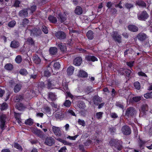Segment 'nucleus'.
Masks as SVG:
<instances>
[{
    "label": "nucleus",
    "instance_id": "c85d7f7f",
    "mask_svg": "<svg viewBox=\"0 0 152 152\" xmlns=\"http://www.w3.org/2000/svg\"><path fill=\"white\" fill-rule=\"evenodd\" d=\"M21 84H17L14 88V91L15 93L18 92L21 89Z\"/></svg>",
    "mask_w": 152,
    "mask_h": 152
},
{
    "label": "nucleus",
    "instance_id": "f257e3e1",
    "mask_svg": "<svg viewBox=\"0 0 152 152\" xmlns=\"http://www.w3.org/2000/svg\"><path fill=\"white\" fill-rule=\"evenodd\" d=\"M109 143L114 150H121L122 148V142L120 140L112 139L110 142Z\"/></svg>",
    "mask_w": 152,
    "mask_h": 152
},
{
    "label": "nucleus",
    "instance_id": "1a4fd4ad",
    "mask_svg": "<svg viewBox=\"0 0 152 152\" xmlns=\"http://www.w3.org/2000/svg\"><path fill=\"white\" fill-rule=\"evenodd\" d=\"M52 128L53 132L56 136L59 137L61 136V130L59 127L53 126Z\"/></svg>",
    "mask_w": 152,
    "mask_h": 152
},
{
    "label": "nucleus",
    "instance_id": "58836bf2",
    "mask_svg": "<svg viewBox=\"0 0 152 152\" xmlns=\"http://www.w3.org/2000/svg\"><path fill=\"white\" fill-rule=\"evenodd\" d=\"M63 104L64 106L66 107H69L71 105V102L69 100H66Z\"/></svg>",
    "mask_w": 152,
    "mask_h": 152
},
{
    "label": "nucleus",
    "instance_id": "603ef678",
    "mask_svg": "<svg viewBox=\"0 0 152 152\" xmlns=\"http://www.w3.org/2000/svg\"><path fill=\"white\" fill-rule=\"evenodd\" d=\"M43 110H44V112H45V113H49L51 110L50 108L49 107L46 106H45L44 107Z\"/></svg>",
    "mask_w": 152,
    "mask_h": 152
},
{
    "label": "nucleus",
    "instance_id": "393cba45",
    "mask_svg": "<svg viewBox=\"0 0 152 152\" xmlns=\"http://www.w3.org/2000/svg\"><path fill=\"white\" fill-rule=\"evenodd\" d=\"M48 97L52 100H55L56 99V95L54 93L50 92L48 95Z\"/></svg>",
    "mask_w": 152,
    "mask_h": 152
},
{
    "label": "nucleus",
    "instance_id": "6ab92c4d",
    "mask_svg": "<svg viewBox=\"0 0 152 152\" xmlns=\"http://www.w3.org/2000/svg\"><path fill=\"white\" fill-rule=\"evenodd\" d=\"M129 30L131 31L136 32L138 30V28L134 25H129L128 26Z\"/></svg>",
    "mask_w": 152,
    "mask_h": 152
},
{
    "label": "nucleus",
    "instance_id": "a211bd4d",
    "mask_svg": "<svg viewBox=\"0 0 152 152\" xmlns=\"http://www.w3.org/2000/svg\"><path fill=\"white\" fill-rule=\"evenodd\" d=\"M78 75L80 77L84 78L87 77L88 76L87 73L83 70H80L79 71Z\"/></svg>",
    "mask_w": 152,
    "mask_h": 152
},
{
    "label": "nucleus",
    "instance_id": "39448f33",
    "mask_svg": "<svg viewBox=\"0 0 152 152\" xmlns=\"http://www.w3.org/2000/svg\"><path fill=\"white\" fill-rule=\"evenodd\" d=\"M122 133L125 135H129L131 133L130 128L127 126H124L121 128Z\"/></svg>",
    "mask_w": 152,
    "mask_h": 152
},
{
    "label": "nucleus",
    "instance_id": "20e7f679",
    "mask_svg": "<svg viewBox=\"0 0 152 152\" xmlns=\"http://www.w3.org/2000/svg\"><path fill=\"white\" fill-rule=\"evenodd\" d=\"M148 17V15L146 11H143L138 14V19L140 20H145Z\"/></svg>",
    "mask_w": 152,
    "mask_h": 152
},
{
    "label": "nucleus",
    "instance_id": "5701e85b",
    "mask_svg": "<svg viewBox=\"0 0 152 152\" xmlns=\"http://www.w3.org/2000/svg\"><path fill=\"white\" fill-rule=\"evenodd\" d=\"M53 64V67L55 69H59L60 67V64L59 62L52 61L50 64Z\"/></svg>",
    "mask_w": 152,
    "mask_h": 152
},
{
    "label": "nucleus",
    "instance_id": "13d9d810",
    "mask_svg": "<svg viewBox=\"0 0 152 152\" xmlns=\"http://www.w3.org/2000/svg\"><path fill=\"white\" fill-rule=\"evenodd\" d=\"M48 86L49 88H50L53 82V80L50 79H49L48 81Z\"/></svg>",
    "mask_w": 152,
    "mask_h": 152
},
{
    "label": "nucleus",
    "instance_id": "2f4dec72",
    "mask_svg": "<svg viewBox=\"0 0 152 152\" xmlns=\"http://www.w3.org/2000/svg\"><path fill=\"white\" fill-rule=\"evenodd\" d=\"M16 107L18 110H20L24 108V106L22 104L17 103L16 104Z\"/></svg>",
    "mask_w": 152,
    "mask_h": 152
},
{
    "label": "nucleus",
    "instance_id": "f8f14e48",
    "mask_svg": "<svg viewBox=\"0 0 152 152\" xmlns=\"http://www.w3.org/2000/svg\"><path fill=\"white\" fill-rule=\"evenodd\" d=\"M120 72L121 75L125 74V73H126V75L127 77H129L131 72V71L129 69L121 68L120 70Z\"/></svg>",
    "mask_w": 152,
    "mask_h": 152
},
{
    "label": "nucleus",
    "instance_id": "338daca9",
    "mask_svg": "<svg viewBox=\"0 0 152 152\" xmlns=\"http://www.w3.org/2000/svg\"><path fill=\"white\" fill-rule=\"evenodd\" d=\"M91 142V141L90 140H88L86 142L84 143V145L86 146H89Z\"/></svg>",
    "mask_w": 152,
    "mask_h": 152
},
{
    "label": "nucleus",
    "instance_id": "7ed1b4c3",
    "mask_svg": "<svg viewBox=\"0 0 152 152\" xmlns=\"http://www.w3.org/2000/svg\"><path fill=\"white\" fill-rule=\"evenodd\" d=\"M7 120V118L6 115H2L0 117V127L2 130H3L4 129Z\"/></svg>",
    "mask_w": 152,
    "mask_h": 152
},
{
    "label": "nucleus",
    "instance_id": "bf43d9fd",
    "mask_svg": "<svg viewBox=\"0 0 152 152\" xmlns=\"http://www.w3.org/2000/svg\"><path fill=\"white\" fill-rule=\"evenodd\" d=\"M78 107L80 108H83L85 107V104L83 102H80L78 104Z\"/></svg>",
    "mask_w": 152,
    "mask_h": 152
},
{
    "label": "nucleus",
    "instance_id": "e2e57ef3",
    "mask_svg": "<svg viewBox=\"0 0 152 152\" xmlns=\"http://www.w3.org/2000/svg\"><path fill=\"white\" fill-rule=\"evenodd\" d=\"M66 148L65 146L61 148L60 150H59V152H66Z\"/></svg>",
    "mask_w": 152,
    "mask_h": 152
},
{
    "label": "nucleus",
    "instance_id": "4c0bfd02",
    "mask_svg": "<svg viewBox=\"0 0 152 152\" xmlns=\"http://www.w3.org/2000/svg\"><path fill=\"white\" fill-rule=\"evenodd\" d=\"M25 123L26 124L31 125L33 124V121L32 119L29 118L26 120Z\"/></svg>",
    "mask_w": 152,
    "mask_h": 152
},
{
    "label": "nucleus",
    "instance_id": "4be33fe9",
    "mask_svg": "<svg viewBox=\"0 0 152 152\" xmlns=\"http://www.w3.org/2000/svg\"><path fill=\"white\" fill-rule=\"evenodd\" d=\"M136 4L139 6L143 7H145L146 6V4L142 1H137L136 2Z\"/></svg>",
    "mask_w": 152,
    "mask_h": 152
},
{
    "label": "nucleus",
    "instance_id": "774afa93",
    "mask_svg": "<svg viewBox=\"0 0 152 152\" xmlns=\"http://www.w3.org/2000/svg\"><path fill=\"white\" fill-rule=\"evenodd\" d=\"M134 61H131L129 62H127V65L129 66L130 67H132L133 65Z\"/></svg>",
    "mask_w": 152,
    "mask_h": 152
},
{
    "label": "nucleus",
    "instance_id": "f3484780",
    "mask_svg": "<svg viewBox=\"0 0 152 152\" xmlns=\"http://www.w3.org/2000/svg\"><path fill=\"white\" fill-rule=\"evenodd\" d=\"M27 10V9H24L20 11L19 13L20 16L23 17H27L28 14Z\"/></svg>",
    "mask_w": 152,
    "mask_h": 152
},
{
    "label": "nucleus",
    "instance_id": "4468645a",
    "mask_svg": "<svg viewBox=\"0 0 152 152\" xmlns=\"http://www.w3.org/2000/svg\"><path fill=\"white\" fill-rule=\"evenodd\" d=\"M82 59L80 57H77L74 60L73 64L75 66H80L82 62Z\"/></svg>",
    "mask_w": 152,
    "mask_h": 152
},
{
    "label": "nucleus",
    "instance_id": "6e6d98bb",
    "mask_svg": "<svg viewBox=\"0 0 152 152\" xmlns=\"http://www.w3.org/2000/svg\"><path fill=\"white\" fill-rule=\"evenodd\" d=\"M42 30L43 31L45 34H47L48 33V31L47 27L45 26H43L42 27Z\"/></svg>",
    "mask_w": 152,
    "mask_h": 152
},
{
    "label": "nucleus",
    "instance_id": "5fc2aeb1",
    "mask_svg": "<svg viewBox=\"0 0 152 152\" xmlns=\"http://www.w3.org/2000/svg\"><path fill=\"white\" fill-rule=\"evenodd\" d=\"M141 99V97L140 96H136L133 98V100L136 102L140 101Z\"/></svg>",
    "mask_w": 152,
    "mask_h": 152
},
{
    "label": "nucleus",
    "instance_id": "e433bc0d",
    "mask_svg": "<svg viewBox=\"0 0 152 152\" xmlns=\"http://www.w3.org/2000/svg\"><path fill=\"white\" fill-rule=\"evenodd\" d=\"M23 99V97L22 96L18 95L15 97L14 98V100L16 102H19L21 101Z\"/></svg>",
    "mask_w": 152,
    "mask_h": 152
},
{
    "label": "nucleus",
    "instance_id": "a878e982",
    "mask_svg": "<svg viewBox=\"0 0 152 152\" xmlns=\"http://www.w3.org/2000/svg\"><path fill=\"white\" fill-rule=\"evenodd\" d=\"M86 35L88 38L89 39H93V33L91 31H89L87 33Z\"/></svg>",
    "mask_w": 152,
    "mask_h": 152
},
{
    "label": "nucleus",
    "instance_id": "cd10ccee",
    "mask_svg": "<svg viewBox=\"0 0 152 152\" xmlns=\"http://www.w3.org/2000/svg\"><path fill=\"white\" fill-rule=\"evenodd\" d=\"M48 19L50 22L53 23H56L57 21L56 18L52 15L50 16L48 18Z\"/></svg>",
    "mask_w": 152,
    "mask_h": 152
},
{
    "label": "nucleus",
    "instance_id": "9b49d317",
    "mask_svg": "<svg viewBox=\"0 0 152 152\" xmlns=\"http://www.w3.org/2000/svg\"><path fill=\"white\" fill-rule=\"evenodd\" d=\"M54 140L53 138L49 137H47L45 140V143L49 146H51L54 143Z\"/></svg>",
    "mask_w": 152,
    "mask_h": 152
},
{
    "label": "nucleus",
    "instance_id": "dca6fc26",
    "mask_svg": "<svg viewBox=\"0 0 152 152\" xmlns=\"http://www.w3.org/2000/svg\"><path fill=\"white\" fill-rule=\"evenodd\" d=\"M19 43L18 41L16 40H14L11 42L10 46L13 48H16L19 46Z\"/></svg>",
    "mask_w": 152,
    "mask_h": 152
},
{
    "label": "nucleus",
    "instance_id": "680f3d73",
    "mask_svg": "<svg viewBox=\"0 0 152 152\" xmlns=\"http://www.w3.org/2000/svg\"><path fill=\"white\" fill-rule=\"evenodd\" d=\"M116 106L119 107V108L122 109H123L124 106L122 104H121L120 103L118 102L116 103Z\"/></svg>",
    "mask_w": 152,
    "mask_h": 152
},
{
    "label": "nucleus",
    "instance_id": "bb28decb",
    "mask_svg": "<svg viewBox=\"0 0 152 152\" xmlns=\"http://www.w3.org/2000/svg\"><path fill=\"white\" fill-rule=\"evenodd\" d=\"M33 59L34 63L36 64H39L41 62L40 59L37 56H34Z\"/></svg>",
    "mask_w": 152,
    "mask_h": 152
},
{
    "label": "nucleus",
    "instance_id": "a18cd8bd",
    "mask_svg": "<svg viewBox=\"0 0 152 152\" xmlns=\"http://www.w3.org/2000/svg\"><path fill=\"white\" fill-rule=\"evenodd\" d=\"M103 113V112H101L97 113L96 114V118L98 119H101L102 117Z\"/></svg>",
    "mask_w": 152,
    "mask_h": 152
},
{
    "label": "nucleus",
    "instance_id": "c756f323",
    "mask_svg": "<svg viewBox=\"0 0 152 152\" xmlns=\"http://www.w3.org/2000/svg\"><path fill=\"white\" fill-rule=\"evenodd\" d=\"M49 50L50 54L52 55L56 54L57 51V48L54 47L51 48H50Z\"/></svg>",
    "mask_w": 152,
    "mask_h": 152
},
{
    "label": "nucleus",
    "instance_id": "4d7b16f0",
    "mask_svg": "<svg viewBox=\"0 0 152 152\" xmlns=\"http://www.w3.org/2000/svg\"><path fill=\"white\" fill-rule=\"evenodd\" d=\"M32 131L34 133L37 135L39 133H40L41 132L40 130L38 129L37 128L34 129Z\"/></svg>",
    "mask_w": 152,
    "mask_h": 152
},
{
    "label": "nucleus",
    "instance_id": "b1692460",
    "mask_svg": "<svg viewBox=\"0 0 152 152\" xmlns=\"http://www.w3.org/2000/svg\"><path fill=\"white\" fill-rule=\"evenodd\" d=\"M86 58L87 60L88 61H91L94 62L98 60L97 58L93 56H87Z\"/></svg>",
    "mask_w": 152,
    "mask_h": 152
},
{
    "label": "nucleus",
    "instance_id": "2eb2a0df",
    "mask_svg": "<svg viewBox=\"0 0 152 152\" xmlns=\"http://www.w3.org/2000/svg\"><path fill=\"white\" fill-rule=\"evenodd\" d=\"M66 115L65 113L62 112L57 113L55 114V116L56 118L60 120L63 119Z\"/></svg>",
    "mask_w": 152,
    "mask_h": 152
},
{
    "label": "nucleus",
    "instance_id": "ddd939ff",
    "mask_svg": "<svg viewBox=\"0 0 152 152\" xmlns=\"http://www.w3.org/2000/svg\"><path fill=\"white\" fill-rule=\"evenodd\" d=\"M56 44L61 51L64 52L66 50V48L65 44L56 43Z\"/></svg>",
    "mask_w": 152,
    "mask_h": 152
},
{
    "label": "nucleus",
    "instance_id": "9d476101",
    "mask_svg": "<svg viewBox=\"0 0 152 152\" xmlns=\"http://www.w3.org/2000/svg\"><path fill=\"white\" fill-rule=\"evenodd\" d=\"M52 71L50 64H49L44 72V75L46 77H49L50 75L51 72Z\"/></svg>",
    "mask_w": 152,
    "mask_h": 152
},
{
    "label": "nucleus",
    "instance_id": "6e6552de",
    "mask_svg": "<svg viewBox=\"0 0 152 152\" xmlns=\"http://www.w3.org/2000/svg\"><path fill=\"white\" fill-rule=\"evenodd\" d=\"M136 38L140 41H143L147 39L148 36L143 33H140L137 35Z\"/></svg>",
    "mask_w": 152,
    "mask_h": 152
},
{
    "label": "nucleus",
    "instance_id": "37998d69",
    "mask_svg": "<svg viewBox=\"0 0 152 152\" xmlns=\"http://www.w3.org/2000/svg\"><path fill=\"white\" fill-rule=\"evenodd\" d=\"M26 43L28 44L32 45L34 44V42L31 38H29L27 39Z\"/></svg>",
    "mask_w": 152,
    "mask_h": 152
},
{
    "label": "nucleus",
    "instance_id": "de8ad7c7",
    "mask_svg": "<svg viewBox=\"0 0 152 152\" xmlns=\"http://www.w3.org/2000/svg\"><path fill=\"white\" fill-rule=\"evenodd\" d=\"M36 8V7L35 5H33L28 9V11L29 10L30 11L29 13H32L35 10Z\"/></svg>",
    "mask_w": 152,
    "mask_h": 152
},
{
    "label": "nucleus",
    "instance_id": "ea45409f",
    "mask_svg": "<svg viewBox=\"0 0 152 152\" xmlns=\"http://www.w3.org/2000/svg\"><path fill=\"white\" fill-rule=\"evenodd\" d=\"M15 116L16 120L18 121V122L19 123L21 122L20 117V115L19 113H15Z\"/></svg>",
    "mask_w": 152,
    "mask_h": 152
},
{
    "label": "nucleus",
    "instance_id": "f03ea898",
    "mask_svg": "<svg viewBox=\"0 0 152 152\" xmlns=\"http://www.w3.org/2000/svg\"><path fill=\"white\" fill-rule=\"evenodd\" d=\"M111 36L115 42L119 43L121 42V36L117 32H113L111 34Z\"/></svg>",
    "mask_w": 152,
    "mask_h": 152
},
{
    "label": "nucleus",
    "instance_id": "69168bd1",
    "mask_svg": "<svg viewBox=\"0 0 152 152\" xmlns=\"http://www.w3.org/2000/svg\"><path fill=\"white\" fill-rule=\"evenodd\" d=\"M110 115L113 118H115L118 117V115L115 113H110Z\"/></svg>",
    "mask_w": 152,
    "mask_h": 152
},
{
    "label": "nucleus",
    "instance_id": "09e8293b",
    "mask_svg": "<svg viewBox=\"0 0 152 152\" xmlns=\"http://www.w3.org/2000/svg\"><path fill=\"white\" fill-rule=\"evenodd\" d=\"M79 135L77 134L74 136H68L67 138L69 139L70 140H75L76 139L78 136Z\"/></svg>",
    "mask_w": 152,
    "mask_h": 152
},
{
    "label": "nucleus",
    "instance_id": "aec40b11",
    "mask_svg": "<svg viewBox=\"0 0 152 152\" xmlns=\"http://www.w3.org/2000/svg\"><path fill=\"white\" fill-rule=\"evenodd\" d=\"M75 12L77 15H80L83 13L82 9L80 7L77 6L75 9Z\"/></svg>",
    "mask_w": 152,
    "mask_h": 152
},
{
    "label": "nucleus",
    "instance_id": "473e14b6",
    "mask_svg": "<svg viewBox=\"0 0 152 152\" xmlns=\"http://www.w3.org/2000/svg\"><path fill=\"white\" fill-rule=\"evenodd\" d=\"M58 15L59 18V20L61 22H64L66 20L65 14L62 15L61 14H59Z\"/></svg>",
    "mask_w": 152,
    "mask_h": 152
},
{
    "label": "nucleus",
    "instance_id": "052dcab7",
    "mask_svg": "<svg viewBox=\"0 0 152 152\" xmlns=\"http://www.w3.org/2000/svg\"><path fill=\"white\" fill-rule=\"evenodd\" d=\"M20 1L18 0H16L15 1L14 5L16 7H18L19 6V5L20 4Z\"/></svg>",
    "mask_w": 152,
    "mask_h": 152
},
{
    "label": "nucleus",
    "instance_id": "f704fd0d",
    "mask_svg": "<svg viewBox=\"0 0 152 152\" xmlns=\"http://www.w3.org/2000/svg\"><path fill=\"white\" fill-rule=\"evenodd\" d=\"M5 68L8 70H11L13 68L12 65L11 64H7L4 66Z\"/></svg>",
    "mask_w": 152,
    "mask_h": 152
},
{
    "label": "nucleus",
    "instance_id": "864d4df0",
    "mask_svg": "<svg viewBox=\"0 0 152 152\" xmlns=\"http://www.w3.org/2000/svg\"><path fill=\"white\" fill-rule=\"evenodd\" d=\"M32 31V32H33L34 34L37 35L39 33H40V30L37 28H35Z\"/></svg>",
    "mask_w": 152,
    "mask_h": 152
},
{
    "label": "nucleus",
    "instance_id": "a19ab883",
    "mask_svg": "<svg viewBox=\"0 0 152 152\" xmlns=\"http://www.w3.org/2000/svg\"><path fill=\"white\" fill-rule=\"evenodd\" d=\"M20 73L23 75H26L28 74V72L25 69H21L19 71Z\"/></svg>",
    "mask_w": 152,
    "mask_h": 152
},
{
    "label": "nucleus",
    "instance_id": "c03bdc74",
    "mask_svg": "<svg viewBox=\"0 0 152 152\" xmlns=\"http://www.w3.org/2000/svg\"><path fill=\"white\" fill-rule=\"evenodd\" d=\"M65 113L66 115L68 114H70L72 115L76 116L75 113L72 110H69L67 111H66Z\"/></svg>",
    "mask_w": 152,
    "mask_h": 152
},
{
    "label": "nucleus",
    "instance_id": "3c124183",
    "mask_svg": "<svg viewBox=\"0 0 152 152\" xmlns=\"http://www.w3.org/2000/svg\"><path fill=\"white\" fill-rule=\"evenodd\" d=\"M78 122L80 125H81L83 126H84L86 125L85 122L83 120L79 119L78 120Z\"/></svg>",
    "mask_w": 152,
    "mask_h": 152
},
{
    "label": "nucleus",
    "instance_id": "423d86ee",
    "mask_svg": "<svg viewBox=\"0 0 152 152\" xmlns=\"http://www.w3.org/2000/svg\"><path fill=\"white\" fill-rule=\"evenodd\" d=\"M135 113V110L133 107L128 108L126 111V115L128 116H133Z\"/></svg>",
    "mask_w": 152,
    "mask_h": 152
},
{
    "label": "nucleus",
    "instance_id": "72a5a7b5",
    "mask_svg": "<svg viewBox=\"0 0 152 152\" xmlns=\"http://www.w3.org/2000/svg\"><path fill=\"white\" fill-rule=\"evenodd\" d=\"M12 146H13L15 148L20 150L22 151V148L21 146L19 145L18 143L16 142L14 144L12 145Z\"/></svg>",
    "mask_w": 152,
    "mask_h": 152
},
{
    "label": "nucleus",
    "instance_id": "c9c22d12",
    "mask_svg": "<svg viewBox=\"0 0 152 152\" xmlns=\"http://www.w3.org/2000/svg\"><path fill=\"white\" fill-rule=\"evenodd\" d=\"M15 60L17 63L19 64L20 63L22 60L21 56L20 55L18 56L15 58Z\"/></svg>",
    "mask_w": 152,
    "mask_h": 152
},
{
    "label": "nucleus",
    "instance_id": "7c9ffc66",
    "mask_svg": "<svg viewBox=\"0 0 152 152\" xmlns=\"http://www.w3.org/2000/svg\"><path fill=\"white\" fill-rule=\"evenodd\" d=\"M148 108V105L146 104H142L141 107V109L140 111H142L143 113H144L145 111Z\"/></svg>",
    "mask_w": 152,
    "mask_h": 152
},
{
    "label": "nucleus",
    "instance_id": "0eeeda50",
    "mask_svg": "<svg viewBox=\"0 0 152 152\" xmlns=\"http://www.w3.org/2000/svg\"><path fill=\"white\" fill-rule=\"evenodd\" d=\"M55 35L56 37L60 39H64L66 37V34L62 31H59L56 33Z\"/></svg>",
    "mask_w": 152,
    "mask_h": 152
},
{
    "label": "nucleus",
    "instance_id": "79ce46f5",
    "mask_svg": "<svg viewBox=\"0 0 152 152\" xmlns=\"http://www.w3.org/2000/svg\"><path fill=\"white\" fill-rule=\"evenodd\" d=\"M16 23V22L15 21L12 20L8 23V26L10 27H13L15 25Z\"/></svg>",
    "mask_w": 152,
    "mask_h": 152
},
{
    "label": "nucleus",
    "instance_id": "0e129e2a",
    "mask_svg": "<svg viewBox=\"0 0 152 152\" xmlns=\"http://www.w3.org/2000/svg\"><path fill=\"white\" fill-rule=\"evenodd\" d=\"M144 97L146 99L151 98L150 93H147L144 95Z\"/></svg>",
    "mask_w": 152,
    "mask_h": 152
},
{
    "label": "nucleus",
    "instance_id": "8fccbe9b",
    "mask_svg": "<svg viewBox=\"0 0 152 152\" xmlns=\"http://www.w3.org/2000/svg\"><path fill=\"white\" fill-rule=\"evenodd\" d=\"M8 105L6 103H3L1 106V109L2 110H4L7 109L8 107Z\"/></svg>",
    "mask_w": 152,
    "mask_h": 152
},
{
    "label": "nucleus",
    "instance_id": "412c9836",
    "mask_svg": "<svg viewBox=\"0 0 152 152\" xmlns=\"http://www.w3.org/2000/svg\"><path fill=\"white\" fill-rule=\"evenodd\" d=\"M74 70V68L72 66H69L67 69V73L69 75L72 74Z\"/></svg>",
    "mask_w": 152,
    "mask_h": 152
},
{
    "label": "nucleus",
    "instance_id": "49530a36",
    "mask_svg": "<svg viewBox=\"0 0 152 152\" xmlns=\"http://www.w3.org/2000/svg\"><path fill=\"white\" fill-rule=\"evenodd\" d=\"M134 86L136 89L139 90L140 88V84L138 82H136L134 83Z\"/></svg>",
    "mask_w": 152,
    "mask_h": 152
}]
</instances>
